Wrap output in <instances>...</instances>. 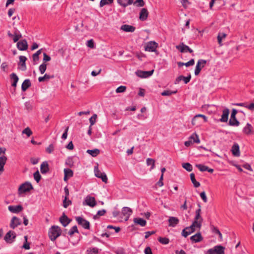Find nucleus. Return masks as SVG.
I'll use <instances>...</instances> for the list:
<instances>
[{
  "mask_svg": "<svg viewBox=\"0 0 254 254\" xmlns=\"http://www.w3.org/2000/svg\"><path fill=\"white\" fill-rule=\"evenodd\" d=\"M62 230L58 226H52L49 229L48 235L52 241H55L59 236L62 235Z\"/></svg>",
  "mask_w": 254,
  "mask_h": 254,
  "instance_id": "nucleus-1",
  "label": "nucleus"
},
{
  "mask_svg": "<svg viewBox=\"0 0 254 254\" xmlns=\"http://www.w3.org/2000/svg\"><path fill=\"white\" fill-rule=\"evenodd\" d=\"M33 189V187L32 184L29 182H26L19 187L18 191L19 194H21L29 192Z\"/></svg>",
  "mask_w": 254,
  "mask_h": 254,
  "instance_id": "nucleus-2",
  "label": "nucleus"
},
{
  "mask_svg": "<svg viewBox=\"0 0 254 254\" xmlns=\"http://www.w3.org/2000/svg\"><path fill=\"white\" fill-rule=\"evenodd\" d=\"M158 47V44L154 41H151L148 42L145 46V50L150 52H154L156 55H159V52L156 50Z\"/></svg>",
  "mask_w": 254,
  "mask_h": 254,
  "instance_id": "nucleus-3",
  "label": "nucleus"
},
{
  "mask_svg": "<svg viewBox=\"0 0 254 254\" xmlns=\"http://www.w3.org/2000/svg\"><path fill=\"white\" fill-rule=\"evenodd\" d=\"M238 111L235 109L232 110L229 125L230 126L238 127L240 125V122L236 118V114Z\"/></svg>",
  "mask_w": 254,
  "mask_h": 254,
  "instance_id": "nucleus-4",
  "label": "nucleus"
},
{
  "mask_svg": "<svg viewBox=\"0 0 254 254\" xmlns=\"http://www.w3.org/2000/svg\"><path fill=\"white\" fill-rule=\"evenodd\" d=\"M225 247L221 245H217L213 248L208 250L205 254H225Z\"/></svg>",
  "mask_w": 254,
  "mask_h": 254,
  "instance_id": "nucleus-5",
  "label": "nucleus"
},
{
  "mask_svg": "<svg viewBox=\"0 0 254 254\" xmlns=\"http://www.w3.org/2000/svg\"><path fill=\"white\" fill-rule=\"evenodd\" d=\"M75 220L79 225L81 226L85 229L89 230L90 224V222L87 220L80 216L75 217Z\"/></svg>",
  "mask_w": 254,
  "mask_h": 254,
  "instance_id": "nucleus-6",
  "label": "nucleus"
},
{
  "mask_svg": "<svg viewBox=\"0 0 254 254\" xmlns=\"http://www.w3.org/2000/svg\"><path fill=\"white\" fill-rule=\"evenodd\" d=\"M207 61L205 60L200 59L196 64L194 70V74L197 76L199 74L202 68L204 67Z\"/></svg>",
  "mask_w": 254,
  "mask_h": 254,
  "instance_id": "nucleus-7",
  "label": "nucleus"
},
{
  "mask_svg": "<svg viewBox=\"0 0 254 254\" xmlns=\"http://www.w3.org/2000/svg\"><path fill=\"white\" fill-rule=\"evenodd\" d=\"M95 175L96 177L101 179L102 181L107 183L108 181L107 177L105 173H102L98 169V166L94 167Z\"/></svg>",
  "mask_w": 254,
  "mask_h": 254,
  "instance_id": "nucleus-8",
  "label": "nucleus"
},
{
  "mask_svg": "<svg viewBox=\"0 0 254 254\" xmlns=\"http://www.w3.org/2000/svg\"><path fill=\"white\" fill-rule=\"evenodd\" d=\"M16 237V235L14 231H9L4 236V240L7 243H12Z\"/></svg>",
  "mask_w": 254,
  "mask_h": 254,
  "instance_id": "nucleus-9",
  "label": "nucleus"
},
{
  "mask_svg": "<svg viewBox=\"0 0 254 254\" xmlns=\"http://www.w3.org/2000/svg\"><path fill=\"white\" fill-rule=\"evenodd\" d=\"M154 71V69L150 71H141L138 70L136 71L135 73L137 76L141 78H147L153 74Z\"/></svg>",
  "mask_w": 254,
  "mask_h": 254,
  "instance_id": "nucleus-10",
  "label": "nucleus"
},
{
  "mask_svg": "<svg viewBox=\"0 0 254 254\" xmlns=\"http://www.w3.org/2000/svg\"><path fill=\"white\" fill-rule=\"evenodd\" d=\"M19 62L18 63V68L22 71H25L26 70V61L27 59L24 56H20L19 57Z\"/></svg>",
  "mask_w": 254,
  "mask_h": 254,
  "instance_id": "nucleus-11",
  "label": "nucleus"
},
{
  "mask_svg": "<svg viewBox=\"0 0 254 254\" xmlns=\"http://www.w3.org/2000/svg\"><path fill=\"white\" fill-rule=\"evenodd\" d=\"M176 48L181 53H185L187 52H189L190 53H193V50L188 46L185 45L184 43H181L180 45L176 46Z\"/></svg>",
  "mask_w": 254,
  "mask_h": 254,
  "instance_id": "nucleus-12",
  "label": "nucleus"
},
{
  "mask_svg": "<svg viewBox=\"0 0 254 254\" xmlns=\"http://www.w3.org/2000/svg\"><path fill=\"white\" fill-rule=\"evenodd\" d=\"M84 201L85 202L86 205H88L91 207H94L97 205L95 198L90 195H87Z\"/></svg>",
  "mask_w": 254,
  "mask_h": 254,
  "instance_id": "nucleus-13",
  "label": "nucleus"
},
{
  "mask_svg": "<svg viewBox=\"0 0 254 254\" xmlns=\"http://www.w3.org/2000/svg\"><path fill=\"white\" fill-rule=\"evenodd\" d=\"M59 221L64 227H66L70 223L71 219H69L64 212H63L59 218Z\"/></svg>",
  "mask_w": 254,
  "mask_h": 254,
  "instance_id": "nucleus-14",
  "label": "nucleus"
},
{
  "mask_svg": "<svg viewBox=\"0 0 254 254\" xmlns=\"http://www.w3.org/2000/svg\"><path fill=\"white\" fill-rule=\"evenodd\" d=\"M195 228L193 227V225H190V226L185 228L182 232V235L186 238L189 235L191 234L195 231Z\"/></svg>",
  "mask_w": 254,
  "mask_h": 254,
  "instance_id": "nucleus-15",
  "label": "nucleus"
},
{
  "mask_svg": "<svg viewBox=\"0 0 254 254\" xmlns=\"http://www.w3.org/2000/svg\"><path fill=\"white\" fill-rule=\"evenodd\" d=\"M21 224V220L16 216H13L11 219L10 223V227L14 229L16 227H17L18 225Z\"/></svg>",
  "mask_w": 254,
  "mask_h": 254,
  "instance_id": "nucleus-16",
  "label": "nucleus"
},
{
  "mask_svg": "<svg viewBox=\"0 0 254 254\" xmlns=\"http://www.w3.org/2000/svg\"><path fill=\"white\" fill-rule=\"evenodd\" d=\"M23 209L21 205H9L8 206V209L9 211L13 213H18Z\"/></svg>",
  "mask_w": 254,
  "mask_h": 254,
  "instance_id": "nucleus-17",
  "label": "nucleus"
},
{
  "mask_svg": "<svg viewBox=\"0 0 254 254\" xmlns=\"http://www.w3.org/2000/svg\"><path fill=\"white\" fill-rule=\"evenodd\" d=\"M17 48L20 51H25L28 49V44L25 39L22 40L17 43Z\"/></svg>",
  "mask_w": 254,
  "mask_h": 254,
  "instance_id": "nucleus-18",
  "label": "nucleus"
},
{
  "mask_svg": "<svg viewBox=\"0 0 254 254\" xmlns=\"http://www.w3.org/2000/svg\"><path fill=\"white\" fill-rule=\"evenodd\" d=\"M191 79V75L190 73L187 76L185 77L183 75L179 76L175 80V84L178 83L180 81L183 80L185 84L189 83Z\"/></svg>",
  "mask_w": 254,
  "mask_h": 254,
  "instance_id": "nucleus-19",
  "label": "nucleus"
},
{
  "mask_svg": "<svg viewBox=\"0 0 254 254\" xmlns=\"http://www.w3.org/2000/svg\"><path fill=\"white\" fill-rule=\"evenodd\" d=\"M148 14L149 12L147 9L145 8H143L139 12V18L141 21H144L147 19Z\"/></svg>",
  "mask_w": 254,
  "mask_h": 254,
  "instance_id": "nucleus-20",
  "label": "nucleus"
},
{
  "mask_svg": "<svg viewBox=\"0 0 254 254\" xmlns=\"http://www.w3.org/2000/svg\"><path fill=\"white\" fill-rule=\"evenodd\" d=\"M229 115V110L228 108H225L223 110L221 118L219 119V121L222 123H225L228 121V117Z\"/></svg>",
  "mask_w": 254,
  "mask_h": 254,
  "instance_id": "nucleus-21",
  "label": "nucleus"
},
{
  "mask_svg": "<svg viewBox=\"0 0 254 254\" xmlns=\"http://www.w3.org/2000/svg\"><path fill=\"white\" fill-rule=\"evenodd\" d=\"M203 237L200 232H197L195 235L190 237V241L193 243H198L203 240Z\"/></svg>",
  "mask_w": 254,
  "mask_h": 254,
  "instance_id": "nucleus-22",
  "label": "nucleus"
},
{
  "mask_svg": "<svg viewBox=\"0 0 254 254\" xmlns=\"http://www.w3.org/2000/svg\"><path fill=\"white\" fill-rule=\"evenodd\" d=\"M232 154L234 156L239 157L240 155V147L237 143H234L231 149Z\"/></svg>",
  "mask_w": 254,
  "mask_h": 254,
  "instance_id": "nucleus-23",
  "label": "nucleus"
},
{
  "mask_svg": "<svg viewBox=\"0 0 254 254\" xmlns=\"http://www.w3.org/2000/svg\"><path fill=\"white\" fill-rule=\"evenodd\" d=\"M169 226L175 227L179 223V219L176 217L170 216L168 219Z\"/></svg>",
  "mask_w": 254,
  "mask_h": 254,
  "instance_id": "nucleus-24",
  "label": "nucleus"
},
{
  "mask_svg": "<svg viewBox=\"0 0 254 254\" xmlns=\"http://www.w3.org/2000/svg\"><path fill=\"white\" fill-rule=\"evenodd\" d=\"M121 30L126 32H133L135 30V27L132 25L124 24L121 26Z\"/></svg>",
  "mask_w": 254,
  "mask_h": 254,
  "instance_id": "nucleus-25",
  "label": "nucleus"
},
{
  "mask_svg": "<svg viewBox=\"0 0 254 254\" xmlns=\"http://www.w3.org/2000/svg\"><path fill=\"white\" fill-rule=\"evenodd\" d=\"M40 171L42 174H44L49 171V164L47 161L43 162L40 166Z\"/></svg>",
  "mask_w": 254,
  "mask_h": 254,
  "instance_id": "nucleus-26",
  "label": "nucleus"
},
{
  "mask_svg": "<svg viewBox=\"0 0 254 254\" xmlns=\"http://www.w3.org/2000/svg\"><path fill=\"white\" fill-rule=\"evenodd\" d=\"M133 222L135 224L139 225L142 227H144L146 225V221L143 218L136 217L133 219Z\"/></svg>",
  "mask_w": 254,
  "mask_h": 254,
  "instance_id": "nucleus-27",
  "label": "nucleus"
},
{
  "mask_svg": "<svg viewBox=\"0 0 254 254\" xmlns=\"http://www.w3.org/2000/svg\"><path fill=\"white\" fill-rule=\"evenodd\" d=\"M132 212V211L131 209L128 207H124L122 211L123 215L124 216H127V219H126V220L128 219Z\"/></svg>",
  "mask_w": 254,
  "mask_h": 254,
  "instance_id": "nucleus-28",
  "label": "nucleus"
},
{
  "mask_svg": "<svg viewBox=\"0 0 254 254\" xmlns=\"http://www.w3.org/2000/svg\"><path fill=\"white\" fill-rule=\"evenodd\" d=\"M31 86L30 80L26 79L24 80L21 85V90L23 92H25L27 89Z\"/></svg>",
  "mask_w": 254,
  "mask_h": 254,
  "instance_id": "nucleus-29",
  "label": "nucleus"
},
{
  "mask_svg": "<svg viewBox=\"0 0 254 254\" xmlns=\"http://www.w3.org/2000/svg\"><path fill=\"white\" fill-rule=\"evenodd\" d=\"M117 2L123 7H126L127 6L131 4L133 2V0H117Z\"/></svg>",
  "mask_w": 254,
  "mask_h": 254,
  "instance_id": "nucleus-30",
  "label": "nucleus"
},
{
  "mask_svg": "<svg viewBox=\"0 0 254 254\" xmlns=\"http://www.w3.org/2000/svg\"><path fill=\"white\" fill-rule=\"evenodd\" d=\"M253 128L252 126L250 124L247 123L246 126L244 127L243 131L247 135L250 134L252 132Z\"/></svg>",
  "mask_w": 254,
  "mask_h": 254,
  "instance_id": "nucleus-31",
  "label": "nucleus"
},
{
  "mask_svg": "<svg viewBox=\"0 0 254 254\" xmlns=\"http://www.w3.org/2000/svg\"><path fill=\"white\" fill-rule=\"evenodd\" d=\"M197 205L199 208L195 211V216L194 217V220H196V221H200L201 219H203L201 217V216H200V212H201L200 204L199 203H198Z\"/></svg>",
  "mask_w": 254,
  "mask_h": 254,
  "instance_id": "nucleus-32",
  "label": "nucleus"
},
{
  "mask_svg": "<svg viewBox=\"0 0 254 254\" xmlns=\"http://www.w3.org/2000/svg\"><path fill=\"white\" fill-rule=\"evenodd\" d=\"M54 75H49L47 73H46L43 76L39 77L38 78V81L40 82H42L50 79L54 78Z\"/></svg>",
  "mask_w": 254,
  "mask_h": 254,
  "instance_id": "nucleus-33",
  "label": "nucleus"
},
{
  "mask_svg": "<svg viewBox=\"0 0 254 254\" xmlns=\"http://www.w3.org/2000/svg\"><path fill=\"white\" fill-rule=\"evenodd\" d=\"M86 152L91 155L92 157H95L100 154V150L99 149L95 148L92 150L88 149Z\"/></svg>",
  "mask_w": 254,
  "mask_h": 254,
  "instance_id": "nucleus-34",
  "label": "nucleus"
},
{
  "mask_svg": "<svg viewBox=\"0 0 254 254\" xmlns=\"http://www.w3.org/2000/svg\"><path fill=\"white\" fill-rule=\"evenodd\" d=\"M190 178L192 183L194 187L198 188L200 186V183L196 181L195 178V175L194 173H192L190 174Z\"/></svg>",
  "mask_w": 254,
  "mask_h": 254,
  "instance_id": "nucleus-35",
  "label": "nucleus"
},
{
  "mask_svg": "<svg viewBox=\"0 0 254 254\" xmlns=\"http://www.w3.org/2000/svg\"><path fill=\"white\" fill-rule=\"evenodd\" d=\"M42 49L38 50L35 54L32 55V59L33 62L35 63L34 64H36V62L39 60V55L42 53Z\"/></svg>",
  "mask_w": 254,
  "mask_h": 254,
  "instance_id": "nucleus-36",
  "label": "nucleus"
},
{
  "mask_svg": "<svg viewBox=\"0 0 254 254\" xmlns=\"http://www.w3.org/2000/svg\"><path fill=\"white\" fill-rule=\"evenodd\" d=\"M7 159V157L5 156L0 157V169L1 170H4V166Z\"/></svg>",
  "mask_w": 254,
  "mask_h": 254,
  "instance_id": "nucleus-37",
  "label": "nucleus"
},
{
  "mask_svg": "<svg viewBox=\"0 0 254 254\" xmlns=\"http://www.w3.org/2000/svg\"><path fill=\"white\" fill-rule=\"evenodd\" d=\"M177 92V91H171L170 90H164L161 93V95L163 96H169L172 94H175Z\"/></svg>",
  "mask_w": 254,
  "mask_h": 254,
  "instance_id": "nucleus-38",
  "label": "nucleus"
},
{
  "mask_svg": "<svg viewBox=\"0 0 254 254\" xmlns=\"http://www.w3.org/2000/svg\"><path fill=\"white\" fill-rule=\"evenodd\" d=\"M106 213V210L105 209H102L97 211V214L93 216V219L94 220L98 219L99 218V216H103Z\"/></svg>",
  "mask_w": 254,
  "mask_h": 254,
  "instance_id": "nucleus-39",
  "label": "nucleus"
},
{
  "mask_svg": "<svg viewBox=\"0 0 254 254\" xmlns=\"http://www.w3.org/2000/svg\"><path fill=\"white\" fill-rule=\"evenodd\" d=\"M182 167L188 172H190L192 170V166L190 163H183Z\"/></svg>",
  "mask_w": 254,
  "mask_h": 254,
  "instance_id": "nucleus-40",
  "label": "nucleus"
},
{
  "mask_svg": "<svg viewBox=\"0 0 254 254\" xmlns=\"http://www.w3.org/2000/svg\"><path fill=\"white\" fill-rule=\"evenodd\" d=\"M114 0H101L100 7H102L106 5H109L113 3Z\"/></svg>",
  "mask_w": 254,
  "mask_h": 254,
  "instance_id": "nucleus-41",
  "label": "nucleus"
},
{
  "mask_svg": "<svg viewBox=\"0 0 254 254\" xmlns=\"http://www.w3.org/2000/svg\"><path fill=\"white\" fill-rule=\"evenodd\" d=\"M64 175L68 176L69 178L72 177L73 176V172L72 170L69 168H65L64 170Z\"/></svg>",
  "mask_w": 254,
  "mask_h": 254,
  "instance_id": "nucleus-42",
  "label": "nucleus"
},
{
  "mask_svg": "<svg viewBox=\"0 0 254 254\" xmlns=\"http://www.w3.org/2000/svg\"><path fill=\"white\" fill-rule=\"evenodd\" d=\"M155 160H154L153 159H152V158H147L146 159V164L148 165V166H151V169H153L155 167Z\"/></svg>",
  "mask_w": 254,
  "mask_h": 254,
  "instance_id": "nucleus-43",
  "label": "nucleus"
},
{
  "mask_svg": "<svg viewBox=\"0 0 254 254\" xmlns=\"http://www.w3.org/2000/svg\"><path fill=\"white\" fill-rule=\"evenodd\" d=\"M75 233H79L77 227L76 225L73 226L68 232V234L72 236Z\"/></svg>",
  "mask_w": 254,
  "mask_h": 254,
  "instance_id": "nucleus-44",
  "label": "nucleus"
},
{
  "mask_svg": "<svg viewBox=\"0 0 254 254\" xmlns=\"http://www.w3.org/2000/svg\"><path fill=\"white\" fill-rule=\"evenodd\" d=\"M158 241L162 244L166 245L169 244L170 240L169 238L166 237H159Z\"/></svg>",
  "mask_w": 254,
  "mask_h": 254,
  "instance_id": "nucleus-45",
  "label": "nucleus"
},
{
  "mask_svg": "<svg viewBox=\"0 0 254 254\" xmlns=\"http://www.w3.org/2000/svg\"><path fill=\"white\" fill-rule=\"evenodd\" d=\"M34 178L37 183H39L41 179V176L38 170L36 171L33 174Z\"/></svg>",
  "mask_w": 254,
  "mask_h": 254,
  "instance_id": "nucleus-46",
  "label": "nucleus"
},
{
  "mask_svg": "<svg viewBox=\"0 0 254 254\" xmlns=\"http://www.w3.org/2000/svg\"><path fill=\"white\" fill-rule=\"evenodd\" d=\"M195 166L201 172L207 171L208 167L203 164H196Z\"/></svg>",
  "mask_w": 254,
  "mask_h": 254,
  "instance_id": "nucleus-47",
  "label": "nucleus"
},
{
  "mask_svg": "<svg viewBox=\"0 0 254 254\" xmlns=\"http://www.w3.org/2000/svg\"><path fill=\"white\" fill-rule=\"evenodd\" d=\"M202 221H203V219H201L200 221H196V220H194V221L191 224V225H193V227L194 228L195 227L200 228Z\"/></svg>",
  "mask_w": 254,
  "mask_h": 254,
  "instance_id": "nucleus-48",
  "label": "nucleus"
},
{
  "mask_svg": "<svg viewBox=\"0 0 254 254\" xmlns=\"http://www.w3.org/2000/svg\"><path fill=\"white\" fill-rule=\"evenodd\" d=\"M227 35L225 33H219L217 36V40L219 44L221 45V42L222 41L223 38H224L226 37Z\"/></svg>",
  "mask_w": 254,
  "mask_h": 254,
  "instance_id": "nucleus-49",
  "label": "nucleus"
},
{
  "mask_svg": "<svg viewBox=\"0 0 254 254\" xmlns=\"http://www.w3.org/2000/svg\"><path fill=\"white\" fill-rule=\"evenodd\" d=\"M190 138L192 139L193 140V142L195 143H200V139L199 138V137H198V135L195 133H193L190 136Z\"/></svg>",
  "mask_w": 254,
  "mask_h": 254,
  "instance_id": "nucleus-50",
  "label": "nucleus"
},
{
  "mask_svg": "<svg viewBox=\"0 0 254 254\" xmlns=\"http://www.w3.org/2000/svg\"><path fill=\"white\" fill-rule=\"evenodd\" d=\"M72 202L70 200L68 199V198L64 197L63 200V206L64 208H67L69 205H71Z\"/></svg>",
  "mask_w": 254,
  "mask_h": 254,
  "instance_id": "nucleus-51",
  "label": "nucleus"
},
{
  "mask_svg": "<svg viewBox=\"0 0 254 254\" xmlns=\"http://www.w3.org/2000/svg\"><path fill=\"white\" fill-rule=\"evenodd\" d=\"M47 65L46 63H43L39 66V69L41 74H43L46 71Z\"/></svg>",
  "mask_w": 254,
  "mask_h": 254,
  "instance_id": "nucleus-52",
  "label": "nucleus"
},
{
  "mask_svg": "<svg viewBox=\"0 0 254 254\" xmlns=\"http://www.w3.org/2000/svg\"><path fill=\"white\" fill-rule=\"evenodd\" d=\"M10 78L13 80L12 82H18L19 78L15 73H12L10 74Z\"/></svg>",
  "mask_w": 254,
  "mask_h": 254,
  "instance_id": "nucleus-53",
  "label": "nucleus"
},
{
  "mask_svg": "<svg viewBox=\"0 0 254 254\" xmlns=\"http://www.w3.org/2000/svg\"><path fill=\"white\" fill-rule=\"evenodd\" d=\"M24 239H25V242L22 246V248H23L25 250H29L30 248V243L27 242V236H25Z\"/></svg>",
  "mask_w": 254,
  "mask_h": 254,
  "instance_id": "nucleus-54",
  "label": "nucleus"
},
{
  "mask_svg": "<svg viewBox=\"0 0 254 254\" xmlns=\"http://www.w3.org/2000/svg\"><path fill=\"white\" fill-rule=\"evenodd\" d=\"M97 116L96 114H94L90 119L89 122L90 124V126L94 125L96 122V120L97 119Z\"/></svg>",
  "mask_w": 254,
  "mask_h": 254,
  "instance_id": "nucleus-55",
  "label": "nucleus"
},
{
  "mask_svg": "<svg viewBox=\"0 0 254 254\" xmlns=\"http://www.w3.org/2000/svg\"><path fill=\"white\" fill-rule=\"evenodd\" d=\"M126 86L121 85L116 89V91L117 93H123L126 91Z\"/></svg>",
  "mask_w": 254,
  "mask_h": 254,
  "instance_id": "nucleus-56",
  "label": "nucleus"
},
{
  "mask_svg": "<svg viewBox=\"0 0 254 254\" xmlns=\"http://www.w3.org/2000/svg\"><path fill=\"white\" fill-rule=\"evenodd\" d=\"M22 133L26 134L28 137H29L32 134V131L29 127H27L23 130Z\"/></svg>",
  "mask_w": 254,
  "mask_h": 254,
  "instance_id": "nucleus-57",
  "label": "nucleus"
},
{
  "mask_svg": "<svg viewBox=\"0 0 254 254\" xmlns=\"http://www.w3.org/2000/svg\"><path fill=\"white\" fill-rule=\"evenodd\" d=\"M199 118H203V119L204 120V122H207V118L206 116H205V115H202V114H197V115H196L194 117V120H193V121H195V120L196 119H198Z\"/></svg>",
  "mask_w": 254,
  "mask_h": 254,
  "instance_id": "nucleus-58",
  "label": "nucleus"
},
{
  "mask_svg": "<svg viewBox=\"0 0 254 254\" xmlns=\"http://www.w3.org/2000/svg\"><path fill=\"white\" fill-rule=\"evenodd\" d=\"M210 229H211V230L212 233L216 234H218V233H220V231L219 230V229L217 227H215L214 225H210Z\"/></svg>",
  "mask_w": 254,
  "mask_h": 254,
  "instance_id": "nucleus-59",
  "label": "nucleus"
},
{
  "mask_svg": "<svg viewBox=\"0 0 254 254\" xmlns=\"http://www.w3.org/2000/svg\"><path fill=\"white\" fill-rule=\"evenodd\" d=\"M51 60L50 56L48 55L46 53L43 54V63H46L47 62H49Z\"/></svg>",
  "mask_w": 254,
  "mask_h": 254,
  "instance_id": "nucleus-60",
  "label": "nucleus"
},
{
  "mask_svg": "<svg viewBox=\"0 0 254 254\" xmlns=\"http://www.w3.org/2000/svg\"><path fill=\"white\" fill-rule=\"evenodd\" d=\"M22 37L21 34H17L16 33H14V34L13 36V40L14 43L18 42L19 39Z\"/></svg>",
  "mask_w": 254,
  "mask_h": 254,
  "instance_id": "nucleus-61",
  "label": "nucleus"
},
{
  "mask_svg": "<svg viewBox=\"0 0 254 254\" xmlns=\"http://www.w3.org/2000/svg\"><path fill=\"white\" fill-rule=\"evenodd\" d=\"M88 254H98V250L96 248H90V250H87V252H89Z\"/></svg>",
  "mask_w": 254,
  "mask_h": 254,
  "instance_id": "nucleus-62",
  "label": "nucleus"
},
{
  "mask_svg": "<svg viewBox=\"0 0 254 254\" xmlns=\"http://www.w3.org/2000/svg\"><path fill=\"white\" fill-rule=\"evenodd\" d=\"M54 150V146L53 144H51L46 148V151L48 153H51Z\"/></svg>",
  "mask_w": 254,
  "mask_h": 254,
  "instance_id": "nucleus-63",
  "label": "nucleus"
},
{
  "mask_svg": "<svg viewBox=\"0 0 254 254\" xmlns=\"http://www.w3.org/2000/svg\"><path fill=\"white\" fill-rule=\"evenodd\" d=\"M65 164L70 168H72L73 166V162L72 158H69L65 162Z\"/></svg>",
  "mask_w": 254,
  "mask_h": 254,
  "instance_id": "nucleus-64",
  "label": "nucleus"
}]
</instances>
